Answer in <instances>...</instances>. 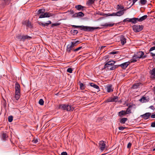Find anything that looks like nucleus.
<instances>
[{"label":"nucleus","instance_id":"51","mask_svg":"<svg viewBox=\"0 0 155 155\" xmlns=\"http://www.w3.org/2000/svg\"><path fill=\"white\" fill-rule=\"evenodd\" d=\"M155 50V46L151 47L149 50V51H151L154 50Z\"/></svg>","mask_w":155,"mask_h":155},{"label":"nucleus","instance_id":"40","mask_svg":"<svg viewBox=\"0 0 155 155\" xmlns=\"http://www.w3.org/2000/svg\"><path fill=\"white\" fill-rule=\"evenodd\" d=\"M38 103L40 105H43L44 104V101L42 99H41L39 100Z\"/></svg>","mask_w":155,"mask_h":155},{"label":"nucleus","instance_id":"24","mask_svg":"<svg viewBox=\"0 0 155 155\" xmlns=\"http://www.w3.org/2000/svg\"><path fill=\"white\" fill-rule=\"evenodd\" d=\"M132 107V105H130L125 111L127 114H129L131 113V109L130 108Z\"/></svg>","mask_w":155,"mask_h":155},{"label":"nucleus","instance_id":"5","mask_svg":"<svg viewBox=\"0 0 155 155\" xmlns=\"http://www.w3.org/2000/svg\"><path fill=\"white\" fill-rule=\"evenodd\" d=\"M59 108L62 110L67 111H72L74 108L71 105L61 104L59 105Z\"/></svg>","mask_w":155,"mask_h":155},{"label":"nucleus","instance_id":"26","mask_svg":"<svg viewBox=\"0 0 155 155\" xmlns=\"http://www.w3.org/2000/svg\"><path fill=\"white\" fill-rule=\"evenodd\" d=\"M8 137V135L6 133H3L2 135V139L5 141L6 140V138Z\"/></svg>","mask_w":155,"mask_h":155},{"label":"nucleus","instance_id":"23","mask_svg":"<svg viewBox=\"0 0 155 155\" xmlns=\"http://www.w3.org/2000/svg\"><path fill=\"white\" fill-rule=\"evenodd\" d=\"M20 92H15V98L16 100H18L20 97Z\"/></svg>","mask_w":155,"mask_h":155},{"label":"nucleus","instance_id":"64","mask_svg":"<svg viewBox=\"0 0 155 155\" xmlns=\"http://www.w3.org/2000/svg\"><path fill=\"white\" fill-rule=\"evenodd\" d=\"M154 44H155V41H154Z\"/></svg>","mask_w":155,"mask_h":155},{"label":"nucleus","instance_id":"4","mask_svg":"<svg viewBox=\"0 0 155 155\" xmlns=\"http://www.w3.org/2000/svg\"><path fill=\"white\" fill-rule=\"evenodd\" d=\"M45 9H40L38 10L37 14H40L39 18H42L45 17L48 18L54 15L53 14L50 12H46L45 13Z\"/></svg>","mask_w":155,"mask_h":155},{"label":"nucleus","instance_id":"18","mask_svg":"<svg viewBox=\"0 0 155 155\" xmlns=\"http://www.w3.org/2000/svg\"><path fill=\"white\" fill-rule=\"evenodd\" d=\"M75 7L78 10L83 11L84 7L81 5H78L76 6Z\"/></svg>","mask_w":155,"mask_h":155},{"label":"nucleus","instance_id":"59","mask_svg":"<svg viewBox=\"0 0 155 155\" xmlns=\"http://www.w3.org/2000/svg\"><path fill=\"white\" fill-rule=\"evenodd\" d=\"M150 54H151V56L152 57H153L155 56V54L153 53L152 52H150Z\"/></svg>","mask_w":155,"mask_h":155},{"label":"nucleus","instance_id":"7","mask_svg":"<svg viewBox=\"0 0 155 155\" xmlns=\"http://www.w3.org/2000/svg\"><path fill=\"white\" fill-rule=\"evenodd\" d=\"M106 144L103 141H101L99 142L100 149L101 151H103L105 147Z\"/></svg>","mask_w":155,"mask_h":155},{"label":"nucleus","instance_id":"11","mask_svg":"<svg viewBox=\"0 0 155 155\" xmlns=\"http://www.w3.org/2000/svg\"><path fill=\"white\" fill-rule=\"evenodd\" d=\"M84 16V14L82 12H79L77 13H75L73 16L74 17H82Z\"/></svg>","mask_w":155,"mask_h":155},{"label":"nucleus","instance_id":"15","mask_svg":"<svg viewBox=\"0 0 155 155\" xmlns=\"http://www.w3.org/2000/svg\"><path fill=\"white\" fill-rule=\"evenodd\" d=\"M89 84L91 86L93 87L94 88L97 89V91H100V88L99 86L95 84L92 83H89Z\"/></svg>","mask_w":155,"mask_h":155},{"label":"nucleus","instance_id":"53","mask_svg":"<svg viewBox=\"0 0 155 155\" xmlns=\"http://www.w3.org/2000/svg\"><path fill=\"white\" fill-rule=\"evenodd\" d=\"M131 143L129 142L128 143L127 145V148H130L131 147Z\"/></svg>","mask_w":155,"mask_h":155},{"label":"nucleus","instance_id":"47","mask_svg":"<svg viewBox=\"0 0 155 155\" xmlns=\"http://www.w3.org/2000/svg\"><path fill=\"white\" fill-rule=\"evenodd\" d=\"M60 23H53L52 24L51 27H53V26H57L59 25H60Z\"/></svg>","mask_w":155,"mask_h":155},{"label":"nucleus","instance_id":"57","mask_svg":"<svg viewBox=\"0 0 155 155\" xmlns=\"http://www.w3.org/2000/svg\"><path fill=\"white\" fill-rule=\"evenodd\" d=\"M151 116V117L152 118H155V114H153Z\"/></svg>","mask_w":155,"mask_h":155},{"label":"nucleus","instance_id":"21","mask_svg":"<svg viewBox=\"0 0 155 155\" xmlns=\"http://www.w3.org/2000/svg\"><path fill=\"white\" fill-rule=\"evenodd\" d=\"M126 114H127L125 110H122L119 112L118 113V116L120 117H121L122 116H124Z\"/></svg>","mask_w":155,"mask_h":155},{"label":"nucleus","instance_id":"42","mask_svg":"<svg viewBox=\"0 0 155 155\" xmlns=\"http://www.w3.org/2000/svg\"><path fill=\"white\" fill-rule=\"evenodd\" d=\"M26 25L27 26H28L29 27L31 28L32 27L31 24L29 21H28L26 22Z\"/></svg>","mask_w":155,"mask_h":155},{"label":"nucleus","instance_id":"35","mask_svg":"<svg viewBox=\"0 0 155 155\" xmlns=\"http://www.w3.org/2000/svg\"><path fill=\"white\" fill-rule=\"evenodd\" d=\"M124 7L123 6H121L120 5H117V10L119 9H124Z\"/></svg>","mask_w":155,"mask_h":155},{"label":"nucleus","instance_id":"9","mask_svg":"<svg viewBox=\"0 0 155 155\" xmlns=\"http://www.w3.org/2000/svg\"><path fill=\"white\" fill-rule=\"evenodd\" d=\"M130 62L128 61L126 62L117 65L118 66V67L120 66L122 68L125 69L130 64Z\"/></svg>","mask_w":155,"mask_h":155},{"label":"nucleus","instance_id":"58","mask_svg":"<svg viewBox=\"0 0 155 155\" xmlns=\"http://www.w3.org/2000/svg\"><path fill=\"white\" fill-rule=\"evenodd\" d=\"M149 108L152 110H154L155 109L154 107L153 106H151L149 107Z\"/></svg>","mask_w":155,"mask_h":155},{"label":"nucleus","instance_id":"17","mask_svg":"<svg viewBox=\"0 0 155 155\" xmlns=\"http://www.w3.org/2000/svg\"><path fill=\"white\" fill-rule=\"evenodd\" d=\"M114 25V24L111 23L110 24L105 23L104 24L101 25V26L102 27H112Z\"/></svg>","mask_w":155,"mask_h":155},{"label":"nucleus","instance_id":"3","mask_svg":"<svg viewBox=\"0 0 155 155\" xmlns=\"http://www.w3.org/2000/svg\"><path fill=\"white\" fill-rule=\"evenodd\" d=\"M147 57L146 55H144V53L142 51H139L135 54L133 57L132 59L130 60L131 63H134L137 61L136 59L144 58Z\"/></svg>","mask_w":155,"mask_h":155},{"label":"nucleus","instance_id":"6","mask_svg":"<svg viewBox=\"0 0 155 155\" xmlns=\"http://www.w3.org/2000/svg\"><path fill=\"white\" fill-rule=\"evenodd\" d=\"M132 28L135 32H138L143 29V26L142 25H134L133 26Z\"/></svg>","mask_w":155,"mask_h":155},{"label":"nucleus","instance_id":"27","mask_svg":"<svg viewBox=\"0 0 155 155\" xmlns=\"http://www.w3.org/2000/svg\"><path fill=\"white\" fill-rule=\"evenodd\" d=\"M139 101L142 103H144L148 101V100L146 99V97H143L142 98L140 99Z\"/></svg>","mask_w":155,"mask_h":155},{"label":"nucleus","instance_id":"8","mask_svg":"<svg viewBox=\"0 0 155 155\" xmlns=\"http://www.w3.org/2000/svg\"><path fill=\"white\" fill-rule=\"evenodd\" d=\"M151 115V114L150 113H146L143 115H141L140 117L143 118L144 120H147L149 118Z\"/></svg>","mask_w":155,"mask_h":155},{"label":"nucleus","instance_id":"33","mask_svg":"<svg viewBox=\"0 0 155 155\" xmlns=\"http://www.w3.org/2000/svg\"><path fill=\"white\" fill-rule=\"evenodd\" d=\"M23 38L24 39V41L26 39H30L31 38V37L28 35L23 36Z\"/></svg>","mask_w":155,"mask_h":155},{"label":"nucleus","instance_id":"60","mask_svg":"<svg viewBox=\"0 0 155 155\" xmlns=\"http://www.w3.org/2000/svg\"><path fill=\"white\" fill-rule=\"evenodd\" d=\"M44 23H42V22H39L38 23V24H39V25H42L43 26H44Z\"/></svg>","mask_w":155,"mask_h":155},{"label":"nucleus","instance_id":"31","mask_svg":"<svg viewBox=\"0 0 155 155\" xmlns=\"http://www.w3.org/2000/svg\"><path fill=\"white\" fill-rule=\"evenodd\" d=\"M16 38L18 40H20V41H24L23 36L21 35H18L16 37Z\"/></svg>","mask_w":155,"mask_h":155},{"label":"nucleus","instance_id":"37","mask_svg":"<svg viewBox=\"0 0 155 155\" xmlns=\"http://www.w3.org/2000/svg\"><path fill=\"white\" fill-rule=\"evenodd\" d=\"M97 14L99 15H100L105 16L106 15L107 16V14L104 13L103 12H98L97 13Z\"/></svg>","mask_w":155,"mask_h":155},{"label":"nucleus","instance_id":"63","mask_svg":"<svg viewBox=\"0 0 155 155\" xmlns=\"http://www.w3.org/2000/svg\"><path fill=\"white\" fill-rule=\"evenodd\" d=\"M154 100H155V97L154 98Z\"/></svg>","mask_w":155,"mask_h":155},{"label":"nucleus","instance_id":"38","mask_svg":"<svg viewBox=\"0 0 155 155\" xmlns=\"http://www.w3.org/2000/svg\"><path fill=\"white\" fill-rule=\"evenodd\" d=\"M117 12L107 14V16H117Z\"/></svg>","mask_w":155,"mask_h":155},{"label":"nucleus","instance_id":"2","mask_svg":"<svg viewBox=\"0 0 155 155\" xmlns=\"http://www.w3.org/2000/svg\"><path fill=\"white\" fill-rule=\"evenodd\" d=\"M115 61H109L105 64L104 66V68L107 70H113L115 69L118 67V65H114Z\"/></svg>","mask_w":155,"mask_h":155},{"label":"nucleus","instance_id":"44","mask_svg":"<svg viewBox=\"0 0 155 155\" xmlns=\"http://www.w3.org/2000/svg\"><path fill=\"white\" fill-rule=\"evenodd\" d=\"M73 69L71 68H69L67 69V71L69 73H72Z\"/></svg>","mask_w":155,"mask_h":155},{"label":"nucleus","instance_id":"30","mask_svg":"<svg viewBox=\"0 0 155 155\" xmlns=\"http://www.w3.org/2000/svg\"><path fill=\"white\" fill-rule=\"evenodd\" d=\"M124 14L123 12L121 11V10L117 12V16H120Z\"/></svg>","mask_w":155,"mask_h":155},{"label":"nucleus","instance_id":"46","mask_svg":"<svg viewBox=\"0 0 155 155\" xmlns=\"http://www.w3.org/2000/svg\"><path fill=\"white\" fill-rule=\"evenodd\" d=\"M10 2V0H5L4 2L5 3V5H8Z\"/></svg>","mask_w":155,"mask_h":155},{"label":"nucleus","instance_id":"41","mask_svg":"<svg viewBox=\"0 0 155 155\" xmlns=\"http://www.w3.org/2000/svg\"><path fill=\"white\" fill-rule=\"evenodd\" d=\"M72 42L74 44V45L75 46L76 45V44L81 43V42L80 41L78 40Z\"/></svg>","mask_w":155,"mask_h":155},{"label":"nucleus","instance_id":"34","mask_svg":"<svg viewBox=\"0 0 155 155\" xmlns=\"http://www.w3.org/2000/svg\"><path fill=\"white\" fill-rule=\"evenodd\" d=\"M112 98L113 102H117L118 100L119 97L117 96H114Z\"/></svg>","mask_w":155,"mask_h":155},{"label":"nucleus","instance_id":"62","mask_svg":"<svg viewBox=\"0 0 155 155\" xmlns=\"http://www.w3.org/2000/svg\"><path fill=\"white\" fill-rule=\"evenodd\" d=\"M155 148H154L153 149V151H155Z\"/></svg>","mask_w":155,"mask_h":155},{"label":"nucleus","instance_id":"1","mask_svg":"<svg viewBox=\"0 0 155 155\" xmlns=\"http://www.w3.org/2000/svg\"><path fill=\"white\" fill-rule=\"evenodd\" d=\"M72 26L75 28H79L81 30L85 32H92L94 30L100 28L99 27H92L84 25H72Z\"/></svg>","mask_w":155,"mask_h":155},{"label":"nucleus","instance_id":"25","mask_svg":"<svg viewBox=\"0 0 155 155\" xmlns=\"http://www.w3.org/2000/svg\"><path fill=\"white\" fill-rule=\"evenodd\" d=\"M147 15H144L141 17L140 18H138V21H142L146 19L147 18Z\"/></svg>","mask_w":155,"mask_h":155},{"label":"nucleus","instance_id":"28","mask_svg":"<svg viewBox=\"0 0 155 155\" xmlns=\"http://www.w3.org/2000/svg\"><path fill=\"white\" fill-rule=\"evenodd\" d=\"M128 119L127 118H123L120 120V122L121 124H124L127 120Z\"/></svg>","mask_w":155,"mask_h":155},{"label":"nucleus","instance_id":"55","mask_svg":"<svg viewBox=\"0 0 155 155\" xmlns=\"http://www.w3.org/2000/svg\"><path fill=\"white\" fill-rule=\"evenodd\" d=\"M61 155H68L67 153L66 152H63L61 153Z\"/></svg>","mask_w":155,"mask_h":155},{"label":"nucleus","instance_id":"54","mask_svg":"<svg viewBox=\"0 0 155 155\" xmlns=\"http://www.w3.org/2000/svg\"><path fill=\"white\" fill-rule=\"evenodd\" d=\"M126 128L125 127H119L118 129L120 130H123Z\"/></svg>","mask_w":155,"mask_h":155},{"label":"nucleus","instance_id":"48","mask_svg":"<svg viewBox=\"0 0 155 155\" xmlns=\"http://www.w3.org/2000/svg\"><path fill=\"white\" fill-rule=\"evenodd\" d=\"M117 53H118V51H112V52H110L109 53V54H117Z\"/></svg>","mask_w":155,"mask_h":155},{"label":"nucleus","instance_id":"22","mask_svg":"<svg viewBox=\"0 0 155 155\" xmlns=\"http://www.w3.org/2000/svg\"><path fill=\"white\" fill-rule=\"evenodd\" d=\"M95 0H88L86 2V4L88 6L91 5L94 3Z\"/></svg>","mask_w":155,"mask_h":155},{"label":"nucleus","instance_id":"39","mask_svg":"<svg viewBox=\"0 0 155 155\" xmlns=\"http://www.w3.org/2000/svg\"><path fill=\"white\" fill-rule=\"evenodd\" d=\"M8 121L9 122H11L13 120V117L12 116H10L8 117Z\"/></svg>","mask_w":155,"mask_h":155},{"label":"nucleus","instance_id":"32","mask_svg":"<svg viewBox=\"0 0 155 155\" xmlns=\"http://www.w3.org/2000/svg\"><path fill=\"white\" fill-rule=\"evenodd\" d=\"M140 2L141 4L143 5H145L147 2V0H140Z\"/></svg>","mask_w":155,"mask_h":155},{"label":"nucleus","instance_id":"12","mask_svg":"<svg viewBox=\"0 0 155 155\" xmlns=\"http://www.w3.org/2000/svg\"><path fill=\"white\" fill-rule=\"evenodd\" d=\"M120 41L121 43L124 45L125 44L126 42V39L125 37L123 35H121L120 36Z\"/></svg>","mask_w":155,"mask_h":155},{"label":"nucleus","instance_id":"13","mask_svg":"<svg viewBox=\"0 0 155 155\" xmlns=\"http://www.w3.org/2000/svg\"><path fill=\"white\" fill-rule=\"evenodd\" d=\"M105 89L109 93L112 92L113 91V88H112V86L111 85H108L106 86Z\"/></svg>","mask_w":155,"mask_h":155},{"label":"nucleus","instance_id":"52","mask_svg":"<svg viewBox=\"0 0 155 155\" xmlns=\"http://www.w3.org/2000/svg\"><path fill=\"white\" fill-rule=\"evenodd\" d=\"M151 126L152 127H155V121L151 123Z\"/></svg>","mask_w":155,"mask_h":155},{"label":"nucleus","instance_id":"61","mask_svg":"<svg viewBox=\"0 0 155 155\" xmlns=\"http://www.w3.org/2000/svg\"><path fill=\"white\" fill-rule=\"evenodd\" d=\"M126 9H124H124H122L121 11H122L123 12H124H124L125 11H126Z\"/></svg>","mask_w":155,"mask_h":155},{"label":"nucleus","instance_id":"45","mask_svg":"<svg viewBox=\"0 0 155 155\" xmlns=\"http://www.w3.org/2000/svg\"><path fill=\"white\" fill-rule=\"evenodd\" d=\"M72 32V33L74 34H74H77L78 33V31L77 30H73L71 31Z\"/></svg>","mask_w":155,"mask_h":155},{"label":"nucleus","instance_id":"16","mask_svg":"<svg viewBox=\"0 0 155 155\" xmlns=\"http://www.w3.org/2000/svg\"><path fill=\"white\" fill-rule=\"evenodd\" d=\"M20 85L18 83H16L15 86V92H20Z\"/></svg>","mask_w":155,"mask_h":155},{"label":"nucleus","instance_id":"19","mask_svg":"<svg viewBox=\"0 0 155 155\" xmlns=\"http://www.w3.org/2000/svg\"><path fill=\"white\" fill-rule=\"evenodd\" d=\"M141 84V83L140 82L135 83L133 85L132 88L134 89H137Z\"/></svg>","mask_w":155,"mask_h":155},{"label":"nucleus","instance_id":"36","mask_svg":"<svg viewBox=\"0 0 155 155\" xmlns=\"http://www.w3.org/2000/svg\"><path fill=\"white\" fill-rule=\"evenodd\" d=\"M51 23V21L49 20L47 21V23H44V26H48L49 24Z\"/></svg>","mask_w":155,"mask_h":155},{"label":"nucleus","instance_id":"49","mask_svg":"<svg viewBox=\"0 0 155 155\" xmlns=\"http://www.w3.org/2000/svg\"><path fill=\"white\" fill-rule=\"evenodd\" d=\"M107 102H113L112 97L108 99L106 101Z\"/></svg>","mask_w":155,"mask_h":155},{"label":"nucleus","instance_id":"29","mask_svg":"<svg viewBox=\"0 0 155 155\" xmlns=\"http://www.w3.org/2000/svg\"><path fill=\"white\" fill-rule=\"evenodd\" d=\"M79 85L80 89L81 90H83L85 89V86L83 84L81 83V82H79Z\"/></svg>","mask_w":155,"mask_h":155},{"label":"nucleus","instance_id":"20","mask_svg":"<svg viewBox=\"0 0 155 155\" xmlns=\"http://www.w3.org/2000/svg\"><path fill=\"white\" fill-rule=\"evenodd\" d=\"M129 21L130 22H131L134 24H135L137 21H138V18H130Z\"/></svg>","mask_w":155,"mask_h":155},{"label":"nucleus","instance_id":"56","mask_svg":"<svg viewBox=\"0 0 155 155\" xmlns=\"http://www.w3.org/2000/svg\"><path fill=\"white\" fill-rule=\"evenodd\" d=\"M33 143H36L38 142V140L37 139L33 140Z\"/></svg>","mask_w":155,"mask_h":155},{"label":"nucleus","instance_id":"43","mask_svg":"<svg viewBox=\"0 0 155 155\" xmlns=\"http://www.w3.org/2000/svg\"><path fill=\"white\" fill-rule=\"evenodd\" d=\"M82 48V46L79 47L74 49L73 50V51H79V50H81V49Z\"/></svg>","mask_w":155,"mask_h":155},{"label":"nucleus","instance_id":"14","mask_svg":"<svg viewBox=\"0 0 155 155\" xmlns=\"http://www.w3.org/2000/svg\"><path fill=\"white\" fill-rule=\"evenodd\" d=\"M151 77L155 79V68H153L150 71Z\"/></svg>","mask_w":155,"mask_h":155},{"label":"nucleus","instance_id":"10","mask_svg":"<svg viewBox=\"0 0 155 155\" xmlns=\"http://www.w3.org/2000/svg\"><path fill=\"white\" fill-rule=\"evenodd\" d=\"M74 46H75L74 45V44L71 42V44H69L67 46V51L68 53H70Z\"/></svg>","mask_w":155,"mask_h":155},{"label":"nucleus","instance_id":"50","mask_svg":"<svg viewBox=\"0 0 155 155\" xmlns=\"http://www.w3.org/2000/svg\"><path fill=\"white\" fill-rule=\"evenodd\" d=\"M130 20V18H126L123 20V22H126L127 21L130 22V21H129Z\"/></svg>","mask_w":155,"mask_h":155}]
</instances>
